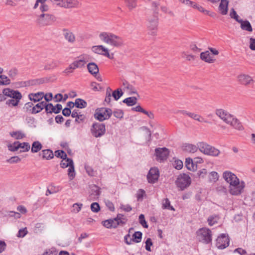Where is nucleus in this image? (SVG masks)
<instances>
[{
    "mask_svg": "<svg viewBox=\"0 0 255 255\" xmlns=\"http://www.w3.org/2000/svg\"><path fill=\"white\" fill-rule=\"evenodd\" d=\"M99 38L104 43L114 47H119L124 45L123 38L113 33L101 32L99 34Z\"/></svg>",
    "mask_w": 255,
    "mask_h": 255,
    "instance_id": "f257e3e1",
    "label": "nucleus"
},
{
    "mask_svg": "<svg viewBox=\"0 0 255 255\" xmlns=\"http://www.w3.org/2000/svg\"><path fill=\"white\" fill-rule=\"evenodd\" d=\"M199 146V150L203 154L211 156L217 157L220 153V151L215 147L205 142H199L197 143Z\"/></svg>",
    "mask_w": 255,
    "mask_h": 255,
    "instance_id": "f03ea898",
    "label": "nucleus"
},
{
    "mask_svg": "<svg viewBox=\"0 0 255 255\" xmlns=\"http://www.w3.org/2000/svg\"><path fill=\"white\" fill-rule=\"evenodd\" d=\"M56 21L54 15L48 13H42L36 20V24L39 26L50 25Z\"/></svg>",
    "mask_w": 255,
    "mask_h": 255,
    "instance_id": "7ed1b4c3",
    "label": "nucleus"
},
{
    "mask_svg": "<svg viewBox=\"0 0 255 255\" xmlns=\"http://www.w3.org/2000/svg\"><path fill=\"white\" fill-rule=\"evenodd\" d=\"M212 236V231L207 228L200 229L197 232V237L199 241L205 244L211 242Z\"/></svg>",
    "mask_w": 255,
    "mask_h": 255,
    "instance_id": "20e7f679",
    "label": "nucleus"
},
{
    "mask_svg": "<svg viewBox=\"0 0 255 255\" xmlns=\"http://www.w3.org/2000/svg\"><path fill=\"white\" fill-rule=\"evenodd\" d=\"M112 114L113 112L110 108H98L95 111L94 118L100 122H103L104 120L109 119L111 117Z\"/></svg>",
    "mask_w": 255,
    "mask_h": 255,
    "instance_id": "39448f33",
    "label": "nucleus"
},
{
    "mask_svg": "<svg viewBox=\"0 0 255 255\" xmlns=\"http://www.w3.org/2000/svg\"><path fill=\"white\" fill-rule=\"evenodd\" d=\"M60 166L62 168L69 167L68 169V175L70 180H73L75 177V172L74 162L72 159L67 158L66 160H62L60 163Z\"/></svg>",
    "mask_w": 255,
    "mask_h": 255,
    "instance_id": "423d86ee",
    "label": "nucleus"
},
{
    "mask_svg": "<svg viewBox=\"0 0 255 255\" xmlns=\"http://www.w3.org/2000/svg\"><path fill=\"white\" fill-rule=\"evenodd\" d=\"M53 4L61 7L70 8L76 7L79 5L77 0H49Z\"/></svg>",
    "mask_w": 255,
    "mask_h": 255,
    "instance_id": "0eeeda50",
    "label": "nucleus"
},
{
    "mask_svg": "<svg viewBox=\"0 0 255 255\" xmlns=\"http://www.w3.org/2000/svg\"><path fill=\"white\" fill-rule=\"evenodd\" d=\"M191 179L190 176L184 173L180 174L176 181L177 186L181 190H183L188 187L191 184Z\"/></svg>",
    "mask_w": 255,
    "mask_h": 255,
    "instance_id": "6e6552de",
    "label": "nucleus"
},
{
    "mask_svg": "<svg viewBox=\"0 0 255 255\" xmlns=\"http://www.w3.org/2000/svg\"><path fill=\"white\" fill-rule=\"evenodd\" d=\"M92 134L95 137L102 136L106 132V127L104 124L99 123H93L91 128Z\"/></svg>",
    "mask_w": 255,
    "mask_h": 255,
    "instance_id": "1a4fd4ad",
    "label": "nucleus"
},
{
    "mask_svg": "<svg viewBox=\"0 0 255 255\" xmlns=\"http://www.w3.org/2000/svg\"><path fill=\"white\" fill-rule=\"evenodd\" d=\"M158 24V18L156 14L148 18L147 26L150 35L154 36L156 34Z\"/></svg>",
    "mask_w": 255,
    "mask_h": 255,
    "instance_id": "9d476101",
    "label": "nucleus"
},
{
    "mask_svg": "<svg viewBox=\"0 0 255 255\" xmlns=\"http://www.w3.org/2000/svg\"><path fill=\"white\" fill-rule=\"evenodd\" d=\"M245 187V183L243 181L234 182L229 186V192L233 195H239L243 192Z\"/></svg>",
    "mask_w": 255,
    "mask_h": 255,
    "instance_id": "9b49d317",
    "label": "nucleus"
},
{
    "mask_svg": "<svg viewBox=\"0 0 255 255\" xmlns=\"http://www.w3.org/2000/svg\"><path fill=\"white\" fill-rule=\"evenodd\" d=\"M169 154V150L166 147L156 148L155 149V159L160 162L166 160Z\"/></svg>",
    "mask_w": 255,
    "mask_h": 255,
    "instance_id": "f8f14e48",
    "label": "nucleus"
},
{
    "mask_svg": "<svg viewBox=\"0 0 255 255\" xmlns=\"http://www.w3.org/2000/svg\"><path fill=\"white\" fill-rule=\"evenodd\" d=\"M230 239L228 235L222 234L216 240V246L219 249L223 250L229 245Z\"/></svg>",
    "mask_w": 255,
    "mask_h": 255,
    "instance_id": "ddd939ff",
    "label": "nucleus"
},
{
    "mask_svg": "<svg viewBox=\"0 0 255 255\" xmlns=\"http://www.w3.org/2000/svg\"><path fill=\"white\" fill-rule=\"evenodd\" d=\"M159 177V171L157 167L151 168L147 175L148 182L153 184L156 182Z\"/></svg>",
    "mask_w": 255,
    "mask_h": 255,
    "instance_id": "4468645a",
    "label": "nucleus"
},
{
    "mask_svg": "<svg viewBox=\"0 0 255 255\" xmlns=\"http://www.w3.org/2000/svg\"><path fill=\"white\" fill-rule=\"evenodd\" d=\"M2 93L5 97H8L15 99H21V94L18 91H15L9 88H5L2 90Z\"/></svg>",
    "mask_w": 255,
    "mask_h": 255,
    "instance_id": "2eb2a0df",
    "label": "nucleus"
},
{
    "mask_svg": "<svg viewBox=\"0 0 255 255\" xmlns=\"http://www.w3.org/2000/svg\"><path fill=\"white\" fill-rule=\"evenodd\" d=\"M216 114L227 124L230 122V120L232 116V115L222 109H217L216 110Z\"/></svg>",
    "mask_w": 255,
    "mask_h": 255,
    "instance_id": "dca6fc26",
    "label": "nucleus"
},
{
    "mask_svg": "<svg viewBox=\"0 0 255 255\" xmlns=\"http://www.w3.org/2000/svg\"><path fill=\"white\" fill-rule=\"evenodd\" d=\"M92 51L95 53L104 55L109 58H112L109 53V50L103 45L94 46L92 48Z\"/></svg>",
    "mask_w": 255,
    "mask_h": 255,
    "instance_id": "f3484780",
    "label": "nucleus"
},
{
    "mask_svg": "<svg viewBox=\"0 0 255 255\" xmlns=\"http://www.w3.org/2000/svg\"><path fill=\"white\" fill-rule=\"evenodd\" d=\"M223 176L227 182L230 184V185L233 184L234 182H236L240 180L235 174L230 171L224 172Z\"/></svg>",
    "mask_w": 255,
    "mask_h": 255,
    "instance_id": "a211bd4d",
    "label": "nucleus"
},
{
    "mask_svg": "<svg viewBox=\"0 0 255 255\" xmlns=\"http://www.w3.org/2000/svg\"><path fill=\"white\" fill-rule=\"evenodd\" d=\"M227 124L230 125L234 128L239 130H242L244 129V127L242 123L239 121L238 119L235 118L233 115L231 117L230 122L228 123Z\"/></svg>",
    "mask_w": 255,
    "mask_h": 255,
    "instance_id": "6ab92c4d",
    "label": "nucleus"
},
{
    "mask_svg": "<svg viewBox=\"0 0 255 255\" xmlns=\"http://www.w3.org/2000/svg\"><path fill=\"white\" fill-rule=\"evenodd\" d=\"M199 149V146L197 144L194 145L190 143H184L182 146V150L183 151L189 152V153H195Z\"/></svg>",
    "mask_w": 255,
    "mask_h": 255,
    "instance_id": "aec40b11",
    "label": "nucleus"
},
{
    "mask_svg": "<svg viewBox=\"0 0 255 255\" xmlns=\"http://www.w3.org/2000/svg\"><path fill=\"white\" fill-rule=\"evenodd\" d=\"M63 31L64 38L69 43H73L75 41V36L71 31L67 29H64Z\"/></svg>",
    "mask_w": 255,
    "mask_h": 255,
    "instance_id": "412c9836",
    "label": "nucleus"
},
{
    "mask_svg": "<svg viewBox=\"0 0 255 255\" xmlns=\"http://www.w3.org/2000/svg\"><path fill=\"white\" fill-rule=\"evenodd\" d=\"M103 225L108 229L116 228L119 226V223L116 222V220L114 219H110L106 220L102 222Z\"/></svg>",
    "mask_w": 255,
    "mask_h": 255,
    "instance_id": "4be33fe9",
    "label": "nucleus"
},
{
    "mask_svg": "<svg viewBox=\"0 0 255 255\" xmlns=\"http://www.w3.org/2000/svg\"><path fill=\"white\" fill-rule=\"evenodd\" d=\"M239 81L243 85H247L253 82V78L249 75L241 74L238 76Z\"/></svg>",
    "mask_w": 255,
    "mask_h": 255,
    "instance_id": "5701e85b",
    "label": "nucleus"
},
{
    "mask_svg": "<svg viewBox=\"0 0 255 255\" xmlns=\"http://www.w3.org/2000/svg\"><path fill=\"white\" fill-rule=\"evenodd\" d=\"M44 97V93L38 92L37 93H30L28 95V98L30 101L34 102L40 101Z\"/></svg>",
    "mask_w": 255,
    "mask_h": 255,
    "instance_id": "b1692460",
    "label": "nucleus"
},
{
    "mask_svg": "<svg viewBox=\"0 0 255 255\" xmlns=\"http://www.w3.org/2000/svg\"><path fill=\"white\" fill-rule=\"evenodd\" d=\"M228 0H221L220 3L219 9L223 15H225L227 13L228 10Z\"/></svg>",
    "mask_w": 255,
    "mask_h": 255,
    "instance_id": "393cba45",
    "label": "nucleus"
},
{
    "mask_svg": "<svg viewBox=\"0 0 255 255\" xmlns=\"http://www.w3.org/2000/svg\"><path fill=\"white\" fill-rule=\"evenodd\" d=\"M200 58L202 60L209 63H213L215 60L211 56L208 51L202 52L200 54Z\"/></svg>",
    "mask_w": 255,
    "mask_h": 255,
    "instance_id": "a878e982",
    "label": "nucleus"
},
{
    "mask_svg": "<svg viewBox=\"0 0 255 255\" xmlns=\"http://www.w3.org/2000/svg\"><path fill=\"white\" fill-rule=\"evenodd\" d=\"M45 102L42 101L36 104L32 108V114H36L40 112L44 107Z\"/></svg>",
    "mask_w": 255,
    "mask_h": 255,
    "instance_id": "bb28decb",
    "label": "nucleus"
},
{
    "mask_svg": "<svg viewBox=\"0 0 255 255\" xmlns=\"http://www.w3.org/2000/svg\"><path fill=\"white\" fill-rule=\"evenodd\" d=\"M88 70L92 75H96L98 73L99 70L97 65L94 62H91L87 65Z\"/></svg>",
    "mask_w": 255,
    "mask_h": 255,
    "instance_id": "cd10ccee",
    "label": "nucleus"
},
{
    "mask_svg": "<svg viewBox=\"0 0 255 255\" xmlns=\"http://www.w3.org/2000/svg\"><path fill=\"white\" fill-rule=\"evenodd\" d=\"M239 23H241V27L243 30L249 32H252L253 31L252 25L248 20H243V19H241Z\"/></svg>",
    "mask_w": 255,
    "mask_h": 255,
    "instance_id": "c85d7f7f",
    "label": "nucleus"
},
{
    "mask_svg": "<svg viewBox=\"0 0 255 255\" xmlns=\"http://www.w3.org/2000/svg\"><path fill=\"white\" fill-rule=\"evenodd\" d=\"M41 153L40 154V155ZM42 156L43 158L50 159L53 158L54 154L53 151L50 149H45L42 151Z\"/></svg>",
    "mask_w": 255,
    "mask_h": 255,
    "instance_id": "c756f323",
    "label": "nucleus"
},
{
    "mask_svg": "<svg viewBox=\"0 0 255 255\" xmlns=\"http://www.w3.org/2000/svg\"><path fill=\"white\" fill-rule=\"evenodd\" d=\"M137 98L135 97H130L126 98L123 101L124 103L127 104L128 106H132L137 103Z\"/></svg>",
    "mask_w": 255,
    "mask_h": 255,
    "instance_id": "7c9ffc66",
    "label": "nucleus"
},
{
    "mask_svg": "<svg viewBox=\"0 0 255 255\" xmlns=\"http://www.w3.org/2000/svg\"><path fill=\"white\" fill-rule=\"evenodd\" d=\"M42 147L41 143L38 141H34L32 144L31 152L36 153L40 151Z\"/></svg>",
    "mask_w": 255,
    "mask_h": 255,
    "instance_id": "2f4dec72",
    "label": "nucleus"
},
{
    "mask_svg": "<svg viewBox=\"0 0 255 255\" xmlns=\"http://www.w3.org/2000/svg\"><path fill=\"white\" fill-rule=\"evenodd\" d=\"M75 107L77 108L82 109L87 107V102L80 98L76 99L75 101Z\"/></svg>",
    "mask_w": 255,
    "mask_h": 255,
    "instance_id": "473e14b6",
    "label": "nucleus"
},
{
    "mask_svg": "<svg viewBox=\"0 0 255 255\" xmlns=\"http://www.w3.org/2000/svg\"><path fill=\"white\" fill-rule=\"evenodd\" d=\"M115 219L116 220V222L119 223V225H124L127 221V219L121 214H118Z\"/></svg>",
    "mask_w": 255,
    "mask_h": 255,
    "instance_id": "72a5a7b5",
    "label": "nucleus"
},
{
    "mask_svg": "<svg viewBox=\"0 0 255 255\" xmlns=\"http://www.w3.org/2000/svg\"><path fill=\"white\" fill-rule=\"evenodd\" d=\"M219 220V217L218 215H213L208 217L207 221L208 224L212 226L215 224H217Z\"/></svg>",
    "mask_w": 255,
    "mask_h": 255,
    "instance_id": "f704fd0d",
    "label": "nucleus"
},
{
    "mask_svg": "<svg viewBox=\"0 0 255 255\" xmlns=\"http://www.w3.org/2000/svg\"><path fill=\"white\" fill-rule=\"evenodd\" d=\"M142 234L141 232L137 231L135 232L132 235V242L138 243L141 241Z\"/></svg>",
    "mask_w": 255,
    "mask_h": 255,
    "instance_id": "c9c22d12",
    "label": "nucleus"
},
{
    "mask_svg": "<svg viewBox=\"0 0 255 255\" xmlns=\"http://www.w3.org/2000/svg\"><path fill=\"white\" fill-rule=\"evenodd\" d=\"M137 0H125L126 5L129 10H131L136 7Z\"/></svg>",
    "mask_w": 255,
    "mask_h": 255,
    "instance_id": "e433bc0d",
    "label": "nucleus"
},
{
    "mask_svg": "<svg viewBox=\"0 0 255 255\" xmlns=\"http://www.w3.org/2000/svg\"><path fill=\"white\" fill-rule=\"evenodd\" d=\"M162 208L175 211V209L170 205V202L168 198L164 199L162 201Z\"/></svg>",
    "mask_w": 255,
    "mask_h": 255,
    "instance_id": "4c0bfd02",
    "label": "nucleus"
},
{
    "mask_svg": "<svg viewBox=\"0 0 255 255\" xmlns=\"http://www.w3.org/2000/svg\"><path fill=\"white\" fill-rule=\"evenodd\" d=\"M185 166L188 170L191 171L195 170L194 162L192 158H187L185 161Z\"/></svg>",
    "mask_w": 255,
    "mask_h": 255,
    "instance_id": "58836bf2",
    "label": "nucleus"
},
{
    "mask_svg": "<svg viewBox=\"0 0 255 255\" xmlns=\"http://www.w3.org/2000/svg\"><path fill=\"white\" fill-rule=\"evenodd\" d=\"M10 83V79L4 75H0V85H8Z\"/></svg>",
    "mask_w": 255,
    "mask_h": 255,
    "instance_id": "ea45409f",
    "label": "nucleus"
},
{
    "mask_svg": "<svg viewBox=\"0 0 255 255\" xmlns=\"http://www.w3.org/2000/svg\"><path fill=\"white\" fill-rule=\"evenodd\" d=\"M123 94L121 89H118L113 92L112 95L115 100L118 101L123 96Z\"/></svg>",
    "mask_w": 255,
    "mask_h": 255,
    "instance_id": "a19ab883",
    "label": "nucleus"
},
{
    "mask_svg": "<svg viewBox=\"0 0 255 255\" xmlns=\"http://www.w3.org/2000/svg\"><path fill=\"white\" fill-rule=\"evenodd\" d=\"M20 142L18 141H15L12 144L8 145L7 147L8 150L11 151H15L17 150L20 146Z\"/></svg>",
    "mask_w": 255,
    "mask_h": 255,
    "instance_id": "79ce46f5",
    "label": "nucleus"
},
{
    "mask_svg": "<svg viewBox=\"0 0 255 255\" xmlns=\"http://www.w3.org/2000/svg\"><path fill=\"white\" fill-rule=\"evenodd\" d=\"M59 64V62L57 60H53L49 64H47L44 66V69L45 70H49L51 69H54L57 66H58Z\"/></svg>",
    "mask_w": 255,
    "mask_h": 255,
    "instance_id": "37998d69",
    "label": "nucleus"
},
{
    "mask_svg": "<svg viewBox=\"0 0 255 255\" xmlns=\"http://www.w3.org/2000/svg\"><path fill=\"white\" fill-rule=\"evenodd\" d=\"M10 135L16 139H22L25 137V134L21 131H13L10 133Z\"/></svg>",
    "mask_w": 255,
    "mask_h": 255,
    "instance_id": "c03bdc74",
    "label": "nucleus"
},
{
    "mask_svg": "<svg viewBox=\"0 0 255 255\" xmlns=\"http://www.w3.org/2000/svg\"><path fill=\"white\" fill-rule=\"evenodd\" d=\"M44 108L47 114H52L53 112L52 111L54 109V106L51 103L47 104L46 102H45Z\"/></svg>",
    "mask_w": 255,
    "mask_h": 255,
    "instance_id": "a18cd8bd",
    "label": "nucleus"
},
{
    "mask_svg": "<svg viewBox=\"0 0 255 255\" xmlns=\"http://www.w3.org/2000/svg\"><path fill=\"white\" fill-rule=\"evenodd\" d=\"M7 74L9 77L13 80L18 74V70L16 68H13L8 71Z\"/></svg>",
    "mask_w": 255,
    "mask_h": 255,
    "instance_id": "49530a36",
    "label": "nucleus"
},
{
    "mask_svg": "<svg viewBox=\"0 0 255 255\" xmlns=\"http://www.w3.org/2000/svg\"><path fill=\"white\" fill-rule=\"evenodd\" d=\"M75 68H80L83 67L86 61L84 59H80L78 60L75 61L73 62Z\"/></svg>",
    "mask_w": 255,
    "mask_h": 255,
    "instance_id": "de8ad7c7",
    "label": "nucleus"
},
{
    "mask_svg": "<svg viewBox=\"0 0 255 255\" xmlns=\"http://www.w3.org/2000/svg\"><path fill=\"white\" fill-rule=\"evenodd\" d=\"M20 99H12L6 101V104L9 106H16L18 104Z\"/></svg>",
    "mask_w": 255,
    "mask_h": 255,
    "instance_id": "09e8293b",
    "label": "nucleus"
},
{
    "mask_svg": "<svg viewBox=\"0 0 255 255\" xmlns=\"http://www.w3.org/2000/svg\"><path fill=\"white\" fill-rule=\"evenodd\" d=\"M113 113L114 116L116 118L120 119H121L123 118L124 114L123 111L122 110H120V109H116L113 112Z\"/></svg>",
    "mask_w": 255,
    "mask_h": 255,
    "instance_id": "8fccbe9b",
    "label": "nucleus"
},
{
    "mask_svg": "<svg viewBox=\"0 0 255 255\" xmlns=\"http://www.w3.org/2000/svg\"><path fill=\"white\" fill-rule=\"evenodd\" d=\"M75 69H76V68L73 63H72L67 68L64 70L63 73L66 75H69V74L73 73Z\"/></svg>",
    "mask_w": 255,
    "mask_h": 255,
    "instance_id": "3c124183",
    "label": "nucleus"
},
{
    "mask_svg": "<svg viewBox=\"0 0 255 255\" xmlns=\"http://www.w3.org/2000/svg\"><path fill=\"white\" fill-rule=\"evenodd\" d=\"M139 222L141 225V226L145 228H147L148 226L145 220L144 216L143 214H140L139 216Z\"/></svg>",
    "mask_w": 255,
    "mask_h": 255,
    "instance_id": "603ef678",
    "label": "nucleus"
},
{
    "mask_svg": "<svg viewBox=\"0 0 255 255\" xmlns=\"http://www.w3.org/2000/svg\"><path fill=\"white\" fill-rule=\"evenodd\" d=\"M20 146L19 147V148H22L23 150H21L20 152H25L28 151L30 148V145L28 142H20Z\"/></svg>",
    "mask_w": 255,
    "mask_h": 255,
    "instance_id": "864d4df0",
    "label": "nucleus"
},
{
    "mask_svg": "<svg viewBox=\"0 0 255 255\" xmlns=\"http://www.w3.org/2000/svg\"><path fill=\"white\" fill-rule=\"evenodd\" d=\"M230 15L231 18L235 19L237 22H240L241 19H239V16L234 8H232L230 12Z\"/></svg>",
    "mask_w": 255,
    "mask_h": 255,
    "instance_id": "5fc2aeb1",
    "label": "nucleus"
},
{
    "mask_svg": "<svg viewBox=\"0 0 255 255\" xmlns=\"http://www.w3.org/2000/svg\"><path fill=\"white\" fill-rule=\"evenodd\" d=\"M91 209L92 212L95 213L98 212L100 210V205L98 203L94 202L91 205Z\"/></svg>",
    "mask_w": 255,
    "mask_h": 255,
    "instance_id": "6e6d98bb",
    "label": "nucleus"
},
{
    "mask_svg": "<svg viewBox=\"0 0 255 255\" xmlns=\"http://www.w3.org/2000/svg\"><path fill=\"white\" fill-rule=\"evenodd\" d=\"M6 212V214H4V216L8 215L10 217H14L16 219L20 218L21 217L20 213L18 212H15L13 211H7Z\"/></svg>",
    "mask_w": 255,
    "mask_h": 255,
    "instance_id": "4d7b16f0",
    "label": "nucleus"
},
{
    "mask_svg": "<svg viewBox=\"0 0 255 255\" xmlns=\"http://www.w3.org/2000/svg\"><path fill=\"white\" fill-rule=\"evenodd\" d=\"M32 107H33V104L32 103L27 102L24 105L23 109L26 112H29L31 114Z\"/></svg>",
    "mask_w": 255,
    "mask_h": 255,
    "instance_id": "13d9d810",
    "label": "nucleus"
},
{
    "mask_svg": "<svg viewBox=\"0 0 255 255\" xmlns=\"http://www.w3.org/2000/svg\"><path fill=\"white\" fill-rule=\"evenodd\" d=\"M145 195V192L143 189H139L137 193V198L138 201L142 200L143 196Z\"/></svg>",
    "mask_w": 255,
    "mask_h": 255,
    "instance_id": "bf43d9fd",
    "label": "nucleus"
},
{
    "mask_svg": "<svg viewBox=\"0 0 255 255\" xmlns=\"http://www.w3.org/2000/svg\"><path fill=\"white\" fill-rule=\"evenodd\" d=\"M126 89L129 92V94L131 95V94H135L138 95V94L137 93V91H136L135 88L134 86H133L132 85L130 84L129 85H128V87H127Z\"/></svg>",
    "mask_w": 255,
    "mask_h": 255,
    "instance_id": "052dcab7",
    "label": "nucleus"
},
{
    "mask_svg": "<svg viewBox=\"0 0 255 255\" xmlns=\"http://www.w3.org/2000/svg\"><path fill=\"white\" fill-rule=\"evenodd\" d=\"M21 160V159L17 156H12L9 159L7 160V162L9 163H16L19 162Z\"/></svg>",
    "mask_w": 255,
    "mask_h": 255,
    "instance_id": "680f3d73",
    "label": "nucleus"
},
{
    "mask_svg": "<svg viewBox=\"0 0 255 255\" xmlns=\"http://www.w3.org/2000/svg\"><path fill=\"white\" fill-rule=\"evenodd\" d=\"M44 255H57V252L54 248H51L48 250H46L43 253Z\"/></svg>",
    "mask_w": 255,
    "mask_h": 255,
    "instance_id": "e2e57ef3",
    "label": "nucleus"
},
{
    "mask_svg": "<svg viewBox=\"0 0 255 255\" xmlns=\"http://www.w3.org/2000/svg\"><path fill=\"white\" fill-rule=\"evenodd\" d=\"M83 206L82 203H75L73 205V211L75 213H78Z\"/></svg>",
    "mask_w": 255,
    "mask_h": 255,
    "instance_id": "0e129e2a",
    "label": "nucleus"
},
{
    "mask_svg": "<svg viewBox=\"0 0 255 255\" xmlns=\"http://www.w3.org/2000/svg\"><path fill=\"white\" fill-rule=\"evenodd\" d=\"M85 169L87 174L90 176H93L95 175V171L90 166L85 165Z\"/></svg>",
    "mask_w": 255,
    "mask_h": 255,
    "instance_id": "69168bd1",
    "label": "nucleus"
},
{
    "mask_svg": "<svg viewBox=\"0 0 255 255\" xmlns=\"http://www.w3.org/2000/svg\"><path fill=\"white\" fill-rule=\"evenodd\" d=\"M192 119L200 122L208 123V122L205 120L204 119L202 118L201 116L196 114L195 113H194L193 114Z\"/></svg>",
    "mask_w": 255,
    "mask_h": 255,
    "instance_id": "338daca9",
    "label": "nucleus"
},
{
    "mask_svg": "<svg viewBox=\"0 0 255 255\" xmlns=\"http://www.w3.org/2000/svg\"><path fill=\"white\" fill-rule=\"evenodd\" d=\"M27 233L26 228L20 229L17 236L19 238L24 237Z\"/></svg>",
    "mask_w": 255,
    "mask_h": 255,
    "instance_id": "774afa93",
    "label": "nucleus"
}]
</instances>
